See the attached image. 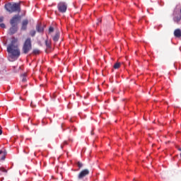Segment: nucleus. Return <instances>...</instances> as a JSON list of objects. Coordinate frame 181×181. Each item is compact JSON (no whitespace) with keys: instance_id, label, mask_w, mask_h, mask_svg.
I'll list each match as a JSON object with an SVG mask.
<instances>
[{"instance_id":"obj_1","label":"nucleus","mask_w":181,"mask_h":181,"mask_svg":"<svg viewBox=\"0 0 181 181\" xmlns=\"http://www.w3.org/2000/svg\"><path fill=\"white\" fill-rule=\"evenodd\" d=\"M18 42V38L13 37L11 38V44L7 47V52L11 54V57H19L21 56V50L16 44Z\"/></svg>"},{"instance_id":"obj_2","label":"nucleus","mask_w":181,"mask_h":181,"mask_svg":"<svg viewBox=\"0 0 181 181\" xmlns=\"http://www.w3.org/2000/svg\"><path fill=\"white\" fill-rule=\"evenodd\" d=\"M4 8L8 13H13V12H21V4L18 3H7Z\"/></svg>"},{"instance_id":"obj_3","label":"nucleus","mask_w":181,"mask_h":181,"mask_svg":"<svg viewBox=\"0 0 181 181\" xmlns=\"http://www.w3.org/2000/svg\"><path fill=\"white\" fill-rule=\"evenodd\" d=\"M23 53L24 54H28L29 53L30 50H32V39L30 37H28L23 45Z\"/></svg>"},{"instance_id":"obj_4","label":"nucleus","mask_w":181,"mask_h":181,"mask_svg":"<svg viewBox=\"0 0 181 181\" xmlns=\"http://www.w3.org/2000/svg\"><path fill=\"white\" fill-rule=\"evenodd\" d=\"M57 8L61 13H65L67 11V4L64 1H60L57 5Z\"/></svg>"},{"instance_id":"obj_5","label":"nucleus","mask_w":181,"mask_h":181,"mask_svg":"<svg viewBox=\"0 0 181 181\" xmlns=\"http://www.w3.org/2000/svg\"><path fill=\"white\" fill-rule=\"evenodd\" d=\"M21 19V17L19 15H15L14 16H13L10 21L11 26H16L18 25V22H19Z\"/></svg>"},{"instance_id":"obj_6","label":"nucleus","mask_w":181,"mask_h":181,"mask_svg":"<svg viewBox=\"0 0 181 181\" xmlns=\"http://www.w3.org/2000/svg\"><path fill=\"white\" fill-rule=\"evenodd\" d=\"M88 175H90V170H88V169H84L78 174V179L81 180V179H84V177L88 176Z\"/></svg>"},{"instance_id":"obj_7","label":"nucleus","mask_w":181,"mask_h":181,"mask_svg":"<svg viewBox=\"0 0 181 181\" xmlns=\"http://www.w3.org/2000/svg\"><path fill=\"white\" fill-rule=\"evenodd\" d=\"M28 25H29V21L28 19H25L22 22L21 30H26L28 29Z\"/></svg>"},{"instance_id":"obj_8","label":"nucleus","mask_w":181,"mask_h":181,"mask_svg":"<svg viewBox=\"0 0 181 181\" xmlns=\"http://www.w3.org/2000/svg\"><path fill=\"white\" fill-rule=\"evenodd\" d=\"M16 32H18V28H16V25H11V28L9 29V34L15 35Z\"/></svg>"},{"instance_id":"obj_9","label":"nucleus","mask_w":181,"mask_h":181,"mask_svg":"<svg viewBox=\"0 0 181 181\" xmlns=\"http://www.w3.org/2000/svg\"><path fill=\"white\" fill-rule=\"evenodd\" d=\"M52 39L54 42H59V39H60V32L57 31Z\"/></svg>"},{"instance_id":"obj_10","label":"nucleus","mask_w":181,"mask_h":181,"mask_svg":"<svg viewBox=\"0 0 181 181\" xmlns=\"http://www.w3.org/2000/svg\"><path fill=\"white\" fill-rule=\"evenodd\" d=\"M174 36L175 37H181V30L180 28L175 30Z\"/></svg>"},{"instance_id":"obj_11","label":"nucleus","mask_w":181,"mask_h":181,"mask_svg":"<svg viewBox=\"0 0 181 181\" xmlns=\"http://www.w3.org/2000/svg\"><path fill=\"white\" fill-rule=\"evenodd\" d=\"M36 30L38 32V33H43L44 29L42 28V26L39 24L36 25Z\"/></svg>"},{"instance_id":"obj_12","label":"nucleus","mask_w":181,"mask_h":181,"mask_svg":"<svg viewBox=\"0 0 181 181\" xmlns=\"http://www.w3.org/2000/svg\"><path fill=\"white\" fill-rule=\"evenodd\" d=\"M0 155H3L1 160H5V158L6 156V151H2L0 150Z\"/></svg>"},{"instance_id":"obj_13","label":"nucleus","mask_w":181,"mask_h":181,"mask_svg":"<svg viewBox=\"0 0 181 181\" xmlns=\"http://www.w3.org/2000/svg\"><path fill=\"white\" fill-rule=\"evenodd\" d=\"M33 54H40V49H34L33 50Z\"/></svg>"},{"instance_id":"obj_14","label":"nucleus","mask_w":181,"mask_h":181,"mask_svg":"<svg viewBox=\"0 0 181 181\" xmlns=\"http://www.w3.org/2000/svg\"><path fill=\"white\" fill-rule=\"evenodd\" d=\"M119 67H121V63L119 62L115 63V65L113 66V68L115 69H119Z\"/></svg>"},{"instance_id":"obj_15","label":"nucleus","mask_w":181,"mask_h":181,"mask_svg":"<svg viewBox=\"0 0 181 181\" xmlns=\"http://www.w3.org/2000/svg\"><path fill=\"white\" fill-rule=\"evenodd\" d=\"M174 21L177 23H179V22H180V21H181V17L180 16H176V17H175Z\"/></svg>"},{"instance_id":"obj_16","label":"nucleus","mask_w":181,"mask_h":181,"mask_svg":"<svg viewBox=\"0 0 181 181\" xmlns=\"http://www.w3.org/2000/svg\"><path fill=\"white\" fill-rule=\"evenodd\" d=\"M45 45L47 46V47L48 49H49L50 46H51V43L50 41H49V40H45Z\"/></svg>"},{"instance_id":"obj_17","label":"nucleus","mask_w":181,"mask_h":181,"mask_svg":"<svg viewBox=\"0 0 181 181\" xmlns=\"http://www.w3.org/2000/svg\"><path fill=\"white\" fill-rule=\"evenodd\" d=\"M30 36H32V37H33L35 36V35H36V31L35 30H32L30 32Z\"/></svg>"},{"instance_id":"obj_18","label":"nucleus","mask_w":181,"mask_h":181,"mask_svg":"<svg viewBox=\"0 0 181 181\" xmlns=\"http://www.w3.org/2000/svg\"><path fill=\"white\" fill-rule=\"evenodd\" d=\"M0 171L3 172L4 173H8V170L4 169V167L0 168Z\"/></svg>"},{"instance_id":"obj_19","label":"nucleus","mask_w":181,"mask_h":181,"mask_svg":"<svg viewBox=\"0 0 181 181\" xmlns=\"http://www.w3.org/2000/svg\"><path fill=\"white\" fill-rule=\"evenodd\" d=\"M54 32V28L53 27H49V33H53Z\"/></svg>"},{"instance_id":"obj_20","label":"nucleus","mask_w":181,"mask_h":181,"mask_svg":"<svg viewBox=\"0 0 181 181\" xmlns=\"http://www.w3.org/2000/svg\"><path fill=\"white\" fill-rule=\"evenodd\" d=\"M77 166L80 168H83V164L80 162V161H78V163H77Z\"/></svg>"},{"instance_id":"obj_21","label":"nucleus","mask_w":181,"mask_h":181,"mask_svg":"<svg viewBox=\"0 0 181 181\" xmlns=\"http://www.w3.org/2000/svg\"><path fill=\"white\" fill-rule=\"evenodd\" d=\"M0 28H2V29H5L6 28V25H5V23H1Z\"/></svg>"},{"instance_id":"obj_22","label":"nucleus","mask_w":181,"mask_h":181,"mask_svg":"<svg viewBox=\"0 0 181 181\" xmlns=\"http://www.w3.org/2000/svg\"><path fill=\"white\" fill-rule=\"evenodd\" d=\"M22 81L23 83H25V81H26V77L25 76H23V79H22Z\"/></svg>"},{"instance_id":"obj_23","label":"nucleus","mask_w":181,"mask_h":181,"mask_svg":"<svg viewBox=\"0 0 181 181\" xmlns=\"http://www.w3.org/2000/svg\"><path fill=\"white\" fill-rule=\"evenodd\" d=\"M4 22V17H0V23Z\"/></svg>"},{"instance_id":"obj_24","label":"nucleus","mask_w":181,"mask_h":181,"mask_svg":"<svg viewBox=\"0 0 181 181\" xmlns=\"http://www.w3.org/2000/svg\"><path fill=\"white\" fill-rule=\"evenodd\" d=\"M0 135H2V129H0Z\"/></svg>"},{"instance_id":"obj_25","label":"nucleus","mask_w":181,"mask_h":181,"mask_svg":"<svg viewBox=\"0 0 181 181\" xmlns=\"http://www.w3.org/2000/svg\"><path fill=\"white\" fill-rule=\"evenodd\" d=\"M90 134L91 135H94V132L91 131Z\"/></svg>"},{"instance_id":"obj_26","label":"nucleus","mask_w":181,"mask_h":181,"mask_svg":"<svg viewBox=\"0 0 181 181\" xmlns=\"http://www.w3.org/2000/svg\"><path fill=\"white\" fill-rule=\"evenodd\" d=\"M64 145L67 144V141H64Z\"/></svg>"},{"instance_id":"obj_27","label":"nucleus","mask_w":181,"mask_h":181,"mask_svg":"<svg viewBox=\"0 0 181 181\" xmlns=\"http://www.w3.org/2000/svg\"><path fill=\"white\" fill-rule=\"evenodd\" d=\"M178 151H181V148H178Z\"/></svg>"},{"instance_id":"obj_28","label":"nucleus","mask_w":181,"mask_h":181,"mask_svg":"<svg viewBox=\"0 0 181 181\" xmlns=\"http://www.w3.org/2000/svg\"><path fill=\"white\" fill-rule=\"evenodd\" d=\"M100 23H101V20H100V21H99Z\"/></svg>"},{"instance_id":"obj_29","label":"nucleus","mask_w":181,"mask_h":181,"mask_svg":"<svg viewBox=\"0 0 181 181\" xmlns=\"http://www.w3.org/2000/svg\"><path fill=\"white\" fill-rule=\"evenodd\" d=\"M98 23H97V25H98Z\"/></svg>"},{"instance_id":"obj_30","label":"nucleus","mask_w":181,"mask_h":181,"mask_svg":"<svg viewBox=\"0 0 181 181\" xmlns=\"http://www.w3.org/2000/svg\"><path fill=\"white\" fill-rule=\"evenodd\" d=\"M33 103H31V105H32Z\"/></svg>"}]
</instances>
